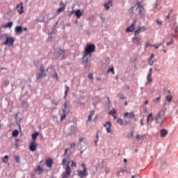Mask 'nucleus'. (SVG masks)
<instances>
[{"label": "nucleus", "instance_id": "680f3d73", "mask_svg": "<svg viewBox=\"0 0 178 178\" xmlns=\"http://www.w3.org/2000/svg\"><path fill=\"white\" fill-rule=\"evenodd\" d=\"M66 154H67V149H65V155H66Z\"/></svg>", "mask_w": 178, "mask_h": 178}, {"label": "nucleus", "instance_id": "dca6fc26", "mask_svg": "<svg viewBox=\"0 0 178 178\" xmlns=\"http://www.w3.org/2000/svg\"><path fill=\"white\" fill-rule=\"evenodd\" d=\"M52 163H54V160H52V159L49 158L46 160V165L48 168H51V166H52Z\"/></svg>", "mask_w": 178, "mask_h": 178}, {"label": "nucleus", "instance_id": "72a5a7b5", "mask_svg": "<svg viewBox=\"0 0 178 178\" xmlns=\"http://www.w3.org/2000/svg\"><path fill=\"white\" fill-rule=\"evenodd\" d=\"M14 159L17 163H20V157L19 156H14Z\"/></svg>", "mask_w": 178, "mask_h": 178}, {"label": "nucleus", "instance_id": "e433bc0d", "mask_svg": "<svg viewBox=\"0 0 178 178\" xmlns=\"http://www.w3.org/2000/svg\"><path fill=\"white\" fill-rule=\"evenodd\" d=\"M67 92H69V86H65V97L64 98H66V97H67Z\"/></svg>", "mask_w": 178, "mask_h": 178}, {"label": "nucleus", "instance_id": "bb28decb", "mask_svg": "<svg viewBox=\"0 0 178 178\" xmlns=\"http://www.w3.org/2000/svg\"><path fill=\"white\" fill-rule=\"evenodd\" d=\"M160 133L161 137H166V134H168V131L166 129H162Z\"/></svg>", "mask_w": 178, "mask_h": 178}, {"label": "nucleus", "instance_id": "f3484780", "mask_svg": "<svg viewBox=\"0 0 178 178\" xmlns=\"http://www.w3.org/2000/svg\"><path fill=\"white\" fill-rule=\"evenodd\" d=\"M74 15L77 17V19H80V17L83 16V13L81 12V10H76L74 13Z\"/></svg>", "mask_w": 178, "mask_h": 178}, {"label": "nucleus", "instance_id": "3c124183", "mask_svg": "<svg viewBox=\"0 0 178 178\" xmlns=\"http://www.w3.org/2000/svg\"><path fill=\"white\" fill-rule=\"evenodd\" d=\"M134 10V7H131V9H130V12L131 13H133Z\"/></svg>", "mask_w": 178, "mask_h": 178}, {"label": "nucleus", "instance_id": "7ed1b4c3", "mask_svg": "<svg viewBox=\"0 0 178 178\" xmlns=\"http://www.w3.org/2000/svg\"><path fill=\"white\" fill-rule=\"evenodd\" d=\"M81 166L83 168V170H78L77 176L81 178L87 177V176H88V172H87V167H86L85 163H82Z\"/></svg>", "mask_w": 178, "mask_h": 178}, {"label": "nucleus", "instance_id": "473e14b6", "mask_svg": "<svg viewBox=\"0 0 178 178\" xmlns=\"http://www.w3.org/2000/svg\"><path fill=\"white\" fill-rule=\"evenodd\" d=\"M65 50L59 49L58 51V54L59 56H60V55H62L63 56H65Z\"/></svg>", "mask_w": 178, "mask_h": 178}, {"label": "nucleus", "instance_id": "4c0bfd02", "mask_svg": "<svg viewBox=\"0 0 178 178\" xmlns=\"http://www.w3.org/2000/svg\"><path fill=\"white\" fill-rule=\"evenodd\" d=\"M161 45H162V43H159L158 45L153 44V45H151V47H153L155 49H158V48H159V47H161Z\"/></svg>", "mask_w": 178, "mask_h": 178}, {"label": "nucleus", "instance_id": "cd10ccee", "mask_svg": "<svg viewBox=\"0 0 178 178\" xmlns=\"http://www.w3.org/2000/svg\"><path fill=\"white\" fill-rule=\"evenodd\" d=\"M140 33H141V28H139L138 29L134 31V37L140 36Z\"/></svg>", "mask_w": 178, "mask_h": 178}, {"label": "nucleus", "instance_id": "6ab92c4d", "mask_svg": "<svg viewBox=\"0 0 178 178\" xmlns=\"http://www.w3.org/2000/svg\"><path fill=\"white\" fill-rule=\"evenodd\" d=\"M109 115H112L113 119L116 120L118 119V115H116V110H113L109 111Z\"/></svg>", "mask_w": 178, "mask_h": 178}, {"label": "nucleus", "instance_id": "5fc2aeb1", "mask_svg": "<svg viewBox=\"0 0 178 178\" xmlns=\"http://www.w3.org/2000/svg\"><path fill=\"white\" fill-rule=\"evenodd\" d=\"M81 141H84V138H81L79 139V143H81Z\"/></svg>", "mask_w": 178, "mask_h": 178}, {"label": "nucleus", "instance_id": "20e7f679", "mask_svg": "<svg viewBox=\"0 0 178 178\" xmlns=\"http://www.w3.org/2000/svg\"><path fill=\"white\" fill-rule=\"evenodd\" d=\"M37 80H40V79H42V77H47V73H45V68L44 65H40V72L36 74Z\"/></svg>", "mask_w": 178, "mask_h": 178}, {"label": "nucleus", "instance_id": "f03ea898", "mask_svg": "<svg viewBox=\"0 0 178 178\" xmlns=\"http://www.w3.org/2000/svg\"><path fill=\"white\" fill-rule=\"evenodd\" d=\"M165 119L166 118H165V113L161 111L156 115L154 120H156V123H158L159 124H162L163 122H165Z\"/></svg>", "mask_w": 178, "mask_h": 178}, {"label": "nucleus", "instance_id": "052dcab7", "mask_svg": "<svg viewBox=\"0 0 178 178\" xmlns=\"http://www.w3.org/2000/svg\"><path fill=\"white\" fill-rule=\"evenodd\" d=\"M140 28H141V30H143V31L145 30V27H144V26H142Z\"/></svg>", "mask_w": 178, "mask_h": 178}, {"label": "nucleus", "instance_id": "09e8293b", "mask_svg": "<svg viewBox=\"0 0 178 178\" xmlns=\"http://www.w3.org/2000/svg\"><path fill=\"white\" fill-rule=\"evenodd\" d=\"M53 76L55 77L57 80H58V79H59V78L58 77V74H56V73H55V74L53 75Z\"/></svg>", "mask_w": 178, "mask_h": 178}, {"label": "nucleus", "instance_id": "5701e85b", "mask_svg": "<svg viewBox=\"0 0 178 178\" xmlns=\"http://www.w3.org/2000/svg\"><path fill=\"white\" fill-rule=\"evenodd\" d=\"M112 6V1H109L107 3L104 4V8L106 10H109V8Z\"/></svg>", "mask_w": 178, "mask_h": 178}, {"label": "nucleus", "instance_id": "7c9ffc66", "mask_svg": "<svg viewBox=\"0 0 178 178\" xmlns=\"http://www.w3.org/2000/svg\"><path fill=\"white\" fill-rule=\"evenodd\" d=\"M63 115H61V117H60L61 122L66 119V116H67V113H66V112L65 113L63 112Z\"/></svg>", "mask_w": 178, "mask_h": 178}, {"label": "nucleus", "instance_id": "412c9836", "mask_svg": "<svg viewBox=\"0 0 178 178\" xmlns=\"http://www.w3.org/2000/svg\"><path fill=\"white\" fill-rule=\"evenodd\" d=\"M38 136H40V132H35L34 134H32V135H31L32 140L33 141H35V140H37V137H38Z\"/></svg>", "mask_w": 178, "mask_h": 178}, {"label": "nucleus", "instance_id": "79ce46f5", "mask_svg": "<svg viewBox=\"0 0 178 178\" xmlns=\"http://www.w3.org/2000/svg\"><path fill=\"white\" fill-rule=\"evenodd\" d=\"M37 170L38 172H39V173H41L44 170L42 169V168H41V166H38Z\"/></svg>", "mask_w": 178, "mask_h": 178}, {"label": "nucleus", "instance_id": "69168bd1", "mask_svg": "<svg viewBox=\"0 0 178 178\" xmlns=\"http://www.w3.org/2000/svg\"><path fill=\"white\" fill-rule=\"evenodd\" d=\"M117 175L119 176V175H120V171L117 172Z\"/></svg>", "mask_w": 178, "mask_h": 178}, {"label": "nucleus", "instance_id": "6e6552de", "mask_svg": "<svg viewBox=\"0 0 178 178\" xmlns=\"http://www.w3.org/2000/svg\"><path fill=\"white\" fill-rule=\"evenodd\" d=\"M142 38L143 36H134L132 38V42H134L135 45H140Z\"/></svg>", "mask_w": 178, "mask_h": 178}, {"label": "nucleus", "instance_id": "603ef678", "mask_svg": "<svg viewBox=\"0 0 178 178\" xmlns=\"http://www.w3.org/2000/svg\"><path fill=\"white\" fill-rule=\"evenodd\" d=\"M172 38H177V35H172Z\"/></svg>", "mask_w": 178, "mask_h": 178}, {"label": "nucleus", "instance_id": "9b49d317", "mask_svg": "<svg viewBox=\"0 0 178 178\" xmlns=\"http://www.w3.org/2000/svg\"><path fill=\"white\" fill-rule=\"evenodd\" d=\"M71 174H72V170L70 169V167L69 165H67L65 168V172L63 173V178H67Z\"/></svg>", "mask_w": 178, "mask_h": 178}, {"label": "nucleus", "instance_id": "a878e982", "mask_svg": "<svg viewBox=\"0 0 178 178\" xmlns=\"http://www.w3.org/2000/svg\"><path fill=\"white\" fill-rule=\"evenodd\" d=\"M62 164L63 165V166H69V165L70 164V163H69V160L67 159H63V161H62Z\"/></svg>", "mask_w": 178, "mask_h": 178}, {"label": "nucleus", "instance_id": "a211bd4d", "mask_svg": "<svg viewBox=\"0 0 178 178\" xmlns=\"http://www.w3.org/2000/svg\"><path fill=\"white\" fill-rule=\"evenodd\" d=\"M15 31L17 33V34H22L23 33V28H22V26H16Z\"/></svg>", "mask_w": 178, "mask_h": 178}, {"label": "nucleus", "instance_id": "c756f323", "mask_svg": "<svg viewBox=\"0 0 178 178\" xmlns=\"http://www.w3.org/2000/svg\"><path fill=\"white\" fill-rule=\"evenodd\" d=\"M152 75V73H149L147 79V83H152V78H151V76Z\"/></svg>", "mask_w": 178, "mask_h": 178}, {"label": "nucleus", "instance_id": "774afa93", "mask_svg": "<svg viewBox=\"0 0 178 178\" xmlns=\"http://www.w3.org/2000/svg\"><path fill=\"white\" fill-rule=\"evenodd\" d=\"M24 31H27V28H24Z\"/></svg>", "mask_w": 178, "mask_h": 178}, {"label": "nucleus", "instance_id": "393cba45", "mask_svg": "<svg viewBox=\"0 0 178 178\" xmlns=\"http://www.w3.org/2000/svg\"><path fill=\"white\" fill-rule=\"evenodd\" d=\"M117 122L118 123V124H120V126H123V124H129V122H123V120H122V118H119L117 120Z\"/></svg>", "mask_w": 178, "mask_h": 178}, {"label": "nucleus", "instance_id": "338daca9", "mask_svg": "<svg viewBox=\"0 0 178 178\" xmlns=\"http://www.w3.org/2000/svg\"><path fill=\"white\" fill-rule=\"evenodd\" d=\"M124 162H127V159H124Z\"/></svg>", "mask_w": 178, "mask_h": 178}, {"label": "nucleus", "instance_id": "de8ad7c7", "mask_svg": "<svg viewBox=\"0 0 178 178\" xmlns=\"http://www.w3.org/2000/svg\"><path fill=\"white\" fill-rule=\"evenodd\" d=\"M96 140H95V144H97V143H98V140H99V136L98 134H96Z\"/></svg>", "mask_w": 178, "mask_h": 178}, {"label": "nucleus", "instance_id": "f704fd0d", "mask_svg": "<svg viewBox=\"0 0 178 178\" xmlns=\"http://www.w3.org/2000/svg\"><path fill=\"white\" fill-rule=\"evenodd\" d=\"M8 158H9V156H8V155H6V156L3 158V159H2L3 162L4 163H6L8 162Z\"/></svg>", "mask_w": 178, "mask_h": 178}, {"label": "nucleus", "instance_id": "864d4df0", "mask_svg": "<svg viewBox=\"0 0 178 178\" xmlns=\"http://www.w3.org/2000/svg\"><path fill=\"white\" fill-rule=\"evenodd\" d=\"M140 124L141 126H144V121L143 120H140Z\"/></svg>", "mask_w": 178, "mask_h": 178}, {"label": "nucleus", "instance_id": "13d9d810", "mask_svg": "<svg viewBox=\"0 0 178 178\" xmlns=\"http://www.w3.org/2000/svg\"><path fill=\"white\" fill-rule=\"evenodd\" d=\"M156 101H161V97H157V98L156 99Z\"/></svg>", "mask_w": 178, "mask_h": 178}, {"label": "nucleus", "instance_id": "6e6d98bb", "mask_svg": "<svg viewBox=\"0 0 178 178\" xmlns=\"http://www.w3.org/2000/svg\"><path fill=\"white\" fill-rule=\"evenodd\" d=\"M177 29H178V27L176 26V27H175V33H177Z\"/></svg>", "mask_w": 178, "mask_h": 178}, {"label": "nucleus", "instance_id": "8fccbe9b", "mask_svg": "<svg viewBox=\"0 0 178 178\" xmlns=\"http://www.w3.org/2000/svg\"><path fill=\"white\" fill-rule=\"evenodd\" d=\"M151 45H153V44H149V42H147V43L146 44V45H145V47H146V48H147V47H151Z\"/></svg>", "mask_w": 178, "mask_h": 178}, {"label": "nucleus", "instance_id": "4d7b16f0", "mask_svg": "<svg viewBox=\"0 0 178 178\" xmlns=\"http://www.w3.org/2000/svg\"><path fill=\"white\" fill-rule=\"evenodd\" d=\"M145 105H148V100L145 101Z\"/></svg>", "mask_w": 178, "mask_h": 178}, {"label": "nucleus", "instance_id": "c03bdc74", "mask_svg": "<svg viewBox=\"0 0 178 178\" xmlns=\"http://www.w3.org/2000/svg\"><path fill=\"white\" fill-rule=\"evenodd\" d=\"M173 44V39H171L170 42H167L166 45H172Z\"/></svg>", "mask_w": 178, "mask_h": 178}, {"label": "nucleus", "instance_id": "c85d7f7f", "mask_svg": "<svg viewBox=\"0 0 178 178\" xmlns=\"http://www.w3.org/2000/svg\"><path fill=\"white\" fill-rule=\"evenodd\" d=\"M154 54H152L149 57V63L150 66H152V65H154V60H152V59H154Z\"/></svg>", "mask_w": 178, "mask_h": 178}, {"label": "nucleus", "instance_id": "aec40b11", "mask_svg": "<svg viewBox=\"0 0 178 178\" xmlns=\"http://www.w3.org/2000/svg\"><path fill=\"white\" fill-rule=\"evenodd\" d=\"M154 120V118L152 117V113H149L148 115H147V123H149L150 122H152Z\"/></svg>", "mask_w": 178, "mask_h": 178}, {"label": "nucleus", "instance_id": "1a4fd4ad", "mask_svg": "<svg viewBox=\"0 0 178 178\" xmlns=\"http://www.w3.org/2000/svg\"><path fill=\"white\" fill-rule=\"evenodd\" d=\"M16 9L19 15H23L24 13V8L23 7V2H21L19 4L16 5Z\"/></svg>", "mask_w": 178, "mask_h": 178}, {"label": "nucleus", "instance_id": "2f4dec72", "mask_svg": "<svg viewBox=\"0 0 178 178\" xmlns=\"http://www.w3.org/2000/svg\"><path fill=\"white\" fill-rule=\"evenodd\" d=\"M13 137H17L19 136V131L17 129H15L12 133Z\"/></svg>", "mask_w": 178, "mask_h": 178}, {"label": "nucleus", "instance_id": "0e129e2a", "mask_svg": "<svg viewBox=\"0 0 178 178\" xmlns=\"http://www.w3.org/2000/svg\"><path fill=\"white\" fill-rule=\"evenodd\" d=\"M136 138H137V140H138V138H140V135H137Z\"/></svg>", "mask_w": 178, "mask_h": 178}, {"label": "nucleus", "instance_id": "423d86ee", "mask_svg": "<svg viewBox=\"0 0 178 178\" xmlns=\"http://www.w3.org/2000/svg\"><path fill=\"white\" fill-rule=\"evenodd\" d=\"M137 9L138 10V14L140 15V16H145V8H144V7H143V6H140V3H137Z\"/></svg>", "mask_w": 178, "mask_h": 178}, {"label": "nucleus", "instance_id": "a19ab883", "mask_svg": "<svg viewBox=\"0 0 178 178\" xmlns=\"http://www.w3.org/2000/svg\"><path fill=\"white\" fill-rule=\"evenodd\" d=\"M133 136H134V131H132L131 132V134H128V138H133Z\"/></svg>", "mask_w": 178, "mask_h": 178}, {"label": "nucleus", "instance_id": "2eb2a0df", "mask_svg": "<svg viewBox=\"0 0 178 178\" xmlns=\"http://www.w3.org/2000/svg\"><path fill=\"white\" fill-rule=\"evenodd\" d=\"M67 106H69V102L66 101L64 104V108H63V112L67 113L70 112V110Z\"/></svg>", "mask_w": 178, "mask_h": 178}, {"label": "nucleus", "instance_id": "0eeeda50", "mask_svg": "<svg viewBox=\"0 0 178 178\" xmlns=\"http://www.w3.org/2000/svg\"><path fill=\"white\" fill-rule=\"evenodd\" d=\"M37 147H38L37 142H35V140H33L30 143L29 149L32 152H34V151H37Z\"/></svg>", "mask_w": 178, "mask_h": 178}, {"label": "nucleus", "instance_id": "49530a36", "mask_svg": "<svg viewBox=\"0 0 178 178\" xmlns=\"http://www.w3.org/2000/svg\"><path fill=\"white\" fill-rule=\"evenodd\" d=\"M88 79H90V80H92V79H93V75H92V74H89V75H88Z\"/></svg>", "mask_w": 178, "mask_h": 178}, {"label": "nucleus", "instance_id": "a18cd8bd", "mask_svg": "<svg viewBox=\"0 0 178 178\" xmlns=\"http://www.w3.org/2000/svg\"><path fill=\"white\" fill-rule=\"evenodd\" d=\"M71 166H72V168H76V166H77V164L76 163V162L73 161L71 164Z\"/></svg>", "mask_w": 178, "mask_h": 178}, {"label": "nucleus", "instance_id": "9d476101", "mask_svg": "<svg viewBox=\"0 0 178 178\" xmlns=\"http://www.w3.org/2000/svg\"><path fill=\"white\" fill-rule=\"evenodd\" d=\"M104 127H106L107 133H112V123L110 121L106 122L104 124Z\"/></svg>", "mask_w": 178, "mask_h": 178}, {"label": "nucleus", "instance_id": "f8f14e48", "mask_svg": "<svg viewBox=\"0 0 178 178\" xmlns=\"http://www.w3.org/2000/svg\"><path fill=\"white\" fill-rule=\"evenodd\" d=\"M136 23H137V20H134V22L131 24L130 26L127 28L126 32L127 33H131L134 31V29H136Z\"/></svg>", "mask_w": 178, "mask_h": 178}, {"label": "nucleus", "instance_id": "39448f33", "mask_svg": "<svg viewBox=\"0 0 178 178\" xmlns=\"http://www.w3.org/2000/svg\"><path fill=\"white\" fill-rule=\"evenodd\" d=\"M5 37H6V41L3 42V44L13 47V44L15 42V38L13 37H8L6 35H5Z\"/></svg>", "mask_w": 178, "mask_h": 178}, {"label": "nucleus", "instance_id": "58836bf2", "mask_svg": "<svg viewBox=\"0 0 178 178\" xmlns=\"http://www.w3.org/2000/svg\"><path fill=\"white\" fill-rule=\"evenodd\" d=\"M166 100L168 101V102H170L172 101V95H168L166 96Z\"/></svg>", "mask_w": 178, "mask_h": 178}, {"label": "nucleus", "instance_id": "37998d69", "mask_svg": "<svg viewBox=\"0 0 178 178\" xmlns=\"http://www.w3.org/2000/svg\"><path fill=\"white\" fill-rule=\"evenodd\" d=\"M72 148H76V143H72L70 144V149H72Z\"/></svg>", "mask_w": 178, "mask_h": 178}, {"label": "nucleus", "instance_id": "f257e3e1", "mask_svg": "<svg viewBox=\"0 0 178 178\" xmlns=\"http://www.w3.org/2000/svg\"><path fill=\"white\" fill-rule=\"evenodd\" d=\"M95 51V44H87L85 47V50L83 52V63H86L85 67H87V63H88V58L87 56H90L91 58V54Z\"/></svg>", "mask_w": 178, "mask_h": 178}, {"label": "nucleus", "instance_id": "c9c22d12", "mask_svg": "<svg viewBox=\"0 0 178 178\" xmlns=\"http://www.w3.org/2000/svg\"><path fill=\"white\" fill-rule=\"evenodd\" d=\"M108 73H109V72H111L113 74H115V68H113V67H111L110 69H108L107 70Z\"/></svg>", "mask_w": 178, "mask_h": 178}, {"label": "nucleus", "instance_id": "4be33fe9", "mask_svg": "<svg viewBox=\"0 0 178 178\" xmlns=\"http://www.w3.org/2000/svg\"><path fill=\"white\" fill-rule=\"evenodd\" d=\"M13 26V22H7L4 26V29H12V26Z\"/></svg>", "mask_w": 178, "mask_h": 178}, {"label": "nucleus", "instance_id": "4468645a", "mask_svg": "<svg viewBox=\"0 0 178 178\" xmlns=\"http://www.w3.org/2000/svg\"><path fill=\"white\" fill-rule=\"evenodd\" d=\"M124 118H128V119H134L136 118V115L133 111L131 113H124Z\"/></svg>", "mask_w": 178, "mask_h": 178}, {"label": "nucleus", "instance_id": "bf43d9fd", "mask_svg": "<svg viewBox=\"0 0 178 178\" xmlns=\"http://www.w3.org/2000/svg\"><path fill=\"white\" fill-rule=\"evenodd\" d=\"M170 16V13H169V14L168 15V16L165 17V19H169Z\"/></svg>", "mask_w": 178, "mask_h": 178}, {"label": "nucleus", "instance_id": "ddd939ff", "mask_svg": "<svg viewBox=\"0 0 178 178\" xmlns=\"http://www.w3.org/2000/svg\"><path fill=\"white\" fill-rule=\"evenodd\" d=\"M60 6H61L60 8H59L57 10V13H62V12H65V9L66 8V6L63 3V1H60Z\"/></svg>", "mask_w": 178, "mask_h": 178}, {"label": "nucleus", "instance_id": "ea45409f", "mask_svg": "<svg viewBox=\"0 0 178 178\" xmlns=\"http://www.w3.org/2000/svg\"><path fill=\"white\" fill-rule=\"evenodd\" d=\"M118 97L120 98V99H124V95L123 94H118Z\"/></svg>", "mask_w": 178, "mask_h": 178}, {"label": "nucleus", "instance_id": "b1692460", "mask_svg": "<svg viewBox=\"0 0 178 178\" xmlns=\"http://www.w3.org/2000/svg\"><path fill=\"white\" fill-rule=\"evenodd\" d=\"M94 113H95L94 111H90L89 115L88 116V122H90L92 119V117L94 116Z\"/></svg>", "mask_w": 178, "mask_h": 178}, {"label": "nucleus", "instance_id": "e2e57ef3", "mask_svg": "<svg viewBox=\"0 0 178 178\" xmlns=\"http://www.w3.org/2000/svg\"><path fill=\"white\" fill-rule=\"evenodd\" d=\"M149 72V73H152V68H150Z\"/></svg>", "mask_w": 178, "mask_h": 178}]
</instances>
